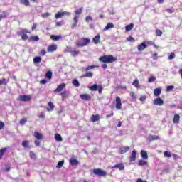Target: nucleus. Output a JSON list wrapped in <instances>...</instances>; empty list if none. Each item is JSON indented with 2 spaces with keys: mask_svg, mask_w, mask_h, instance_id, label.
<instances>
[{
  "mask_svg": "<svg viewBox=\"0 0 182 182\" xmlns=\"http://www.w3.org/2000/svg\"><path fill=\"white\" fill-rule=\"evenodd\" d=\"M99 60L102 63H113V62L117 60V58L113 57V55H103L99 58Z\"/></svg>",
  "mask_w": 182,
  "mask_h": 182,
  "instance_id": "obj_1",
  "label": "nucleus"
},
{
  "mask_svg": "<svg viewBox=\"0 0 182 182\" xmlns=\"http://www.w3.org/2000/svg\"><path fill=\"white\" fill-rule=\"evenodd\" d=\"M90 43V39L89 38H82L80 41H77L76 45L78 48H83Z\"/></svg>",
  "mask_w": 182,
  "mask_h": 182,
  "instance_id": "obj_2",
  "label": "nucleus"
},
{
  "mask_svg": "<svg viewBox=\"0 0 182 182\" xmlns=\"http://www.w3.org/2000/svg\"><path fill=\"white\" fill-rule=\"evenodd\" d=\"M88 89L92 92H96V90H98V93L100 95H102V92H103V87L102 85H97V84L88 87Z\"/></svg>",
  "mask_w": 182,
  "mask_h": 182,
  "instance_id": "obj_3",
  "label": "nucleus"
},
{
  "mask_svg": "<svg viewBox=\"0 0 182 182\" xmlns=\"http://www.w3.org/2000/svg\"><path fill=\"white\" fill-rule=\"evenodd\" d=\"M93 173L95 176H99V177H106L107 176V173L100 168L93 169Z\"/></svg>",
  "mask_w": 182,
  "mask_h": 182,
  "instance_id": "obj_4",
  "label": "nucleus"
},
{
  "mask_svg": "<svg viewBox=\"0 0 182 182\" xmlns=\"http://www.w3.org/2000/svg\"><path fill=\"white\" fill-rule=\"evenodd\" d=\"M31 99H32V97H31V95H20L17 100L20 102H29Z\"/></svg>",
  "mask_w": 182,
  "mask_h": 182,
  "instance_id": "obj_5",
  "label": "nucleus"
},
{
  "mask_svg": "<svg viewBox=\"0 0 182 182\" xmlns=\"http://www.w3.org/2000/svg\"><path fill=\"white\" fill-rule=\"evenodd\" d=\"M115 103L116 109L117 110H122V100L120 99V97H116Z\"/></svg>",
  "mask_w": 182,
  "mask_h": 182,
  "instance_id": "obj_6",
  "label": "nucleus"
},
{
  "mask_svg": "<svg viewBox=\"0 0 182 182\" xmlns=\"http://www.w3.org/2000/svg\"><path fill=\"white\" fill-rule=\"evenodd\" d=\"M66 87V84L65 83H61L60 84L58 87L54 90V93H60L63 89Z\"/></svg>",
  "mask_w": 182,
  "mask_h": 182,
  "instance_id": "obj_7",
  "label": "nucleus"
},
{
  "mask_svg": "<svg viewBox=\"0 0 182 182\" xmlns=\"http://www.w3.org/2000/svg\"><path fill=\"white\" fill-rule=\"evenodd\" d=\"M164 101L161 98H156L154 100V106H163Z\"/></svg>",
  "mask_w": 182,
  "mask_h": 182,
  "instance_id": "obj_8",
  "label": "nucleus"
},
{
  "mask_svg": "<svg viewBox=\"0 0 182 182\" xmlns=\"http://www.w3.org/2000/svg\"><path fill=\"white\" fill-rule=\"evenodd\" d=\"M136 157H137V151H136V149H134L129 158V161H136Z\"/></svg>",
  "mask_w": 182,
  "mask_h": 182,
  "instance_id": "obj_9",
  "label": "nucleus"
},
{
  "mask_svg": "<svg viewBox=\"0 0 182 182\" xmlns=\"http://www.w3.org/2000/svg\"><path fill=\"white\" fill-rule=\"evenodd\" d=\"M56 49H58V46H56V44H53L48 47L47 52H48V53L55 52V50H56Z\"/></svg>",
  "mask_w": 182,
  "mask_h": 182,
  "instance_id": "obj_10",
  "label": "nucleus"
},
{
  "mask_svg": "<svg viewBox=\"0 0 182 182\" xmlns=\"http://www.w3.org/2000/svg\"><path fill=\"white\" fill-rule=\"evenodd\" d=\"M20 33L22 35V36H21L22 40L26 41V39H28V36L26 35V33H29L28 30H26V29L21 30Z\"/></svg>",
  "mask_w": 182,
  "mask_h": 182,
  "instance_id": "obj_11",
  "label": "nucleus"
},
{
  "mask_svg": "<svg viewBox=\"0 0 182 182\" xmlns=\"http://www.w3.org/2000/svg\"><path fill=\"white\" fill-rule=\"evenodd\" d=\"M130 150V147L129 146H121L119 148V154H124V153H127Z\"/></svg>",
  "mask_w": 182,
  "mask_h": 182,
  "instance_id": "obj_12",
  "label": "nucleus"
},
{
  "mask_svg": "<svg viewBox=\"0 0 182 182\" xmlns=\"http://www.w3.org/2000/svg\"><path fill=\"white\" fill-rule=\"evenodd\" d=\"M80 99H82V100L87 101L90 100V99H92V97L89 94H81Z\"/></svg>",
  "mask_w": 182,
  "mask_h": 182,
  "instance_id": "obj_13",
  "label": "nucleus"
},
{
  "mask_svg": "<svg viewBox=\"0 0 182 182\" xmlns=\"http://www.w3.org/2000/svg\"><path fill=\"white\" fill-rule=\"evenodd\" d=\"M74 23L72 24L71 28H75L77 26V22H79V16H75L73 18Z\"/></svg>",
  "mask_w": 182,
  "mask_h": 182,
  "instance_id": "obj_14",
  "label": "nucleus"
},
{
  "mask_svg": "<svg viewBox=\"0 0 182 182\" xmlns=\"http://www.w3.org/2000/svg\"><path fill=\"white\" fill-rule=\"evenodd\" d=\"M146 140L148 141H153L154 140H159V136L157 135H149Z\"/></svg>",
  "mask_w": 182,
  "mask_h": 182,
  "instance_id": "obj_15",
  "label": "nucleus"
},
{
  "mask_svg": "<svg viewBox=\"0 0 182 182\" xmlns=\"http://www.w3.org/2000/svg\"><path fill=\"white\" fill-rule=\"evenodd\" d=\"M173 123L175 124H178V123H180V115L178 114H175Z\"/></svg>",
  "mask_w": 182,
  "mask_h": 182,
  "instance_id": "obj_16",
  "label": "nucleus"
},
{
  "mask_svg": "<svg viewBox=\"0 0 182 182\" xmlns=\"http://www.w3.org/2000/svg\"><path fill=\"white\" fill-rule=\"evenodd\" d=\"M146 49V41H144L142 43L138 46V50L141 52Z\"/></svg>",
  "mask_w": 182,
  "mask_h": 182,
  "instance_id": "obj_17",
  "label": "nucleus"
},
{
  "mask_svg": "<svg viewBox=\"0 0 182 182\" xmlns=\"http://www.w3.org/2000/svg\"><path fill=\"white\" fill-rule=\"evenodd\" d=\"M92 42L95 44L97 45V43H100V35H97L95 36V38L92 39Z\"/></svg>",
  "mask_w": 182,
  "mask_h": 182,
  "instance_id": "obj_18",
  "label": "nucleus"
},
{
  "mask_svg": "<svg viewBox=\"0 0 182 182\" xmlns=\"http://www.w3.org/2000/svg\"><path fill=\"white\" fill-rule=\"evenodd\" d=\"M141 156L144 160H147L149 159V155L147 154V151L142 150L141 151Z\"/></svg>",
  "mask_w": 182,
  "mask_h": 182,
  "instance_id": "obj_19",
  "label": "nucleus"
},
{
  "mask_svg": "<svg viewBox=\"0 0 182 182\" xmlns=\"http://www.w3.org/2000/svg\"><path fill=\"white\" fill-rule=\"evenodd\" d=\"M112 168H118L120 171L124 170V165L123 164H117L112 166Z\"/></svg>",
  "mask_w": 182,
  "mask_h": 182,
  "instance_id": "obj_20",
  "label": "nucleus"
},
{
  "mask_svg": "<svg viewBox=\"0 0 182 182\" xmlns=\"http://www.w3.org/2000/svg\"><path fill=\"white\" fill-rule=\"evenodd\" d=\"M100 119V117L99 116V114L97 115H92L91 117V121L95 123L96 122H99V119Z\"/></svg>",
  "mask_w": 182,
  "mask_h": 182,
  "instance_id": "obj_21",
  "label": "nucleus"
},
{
  "mask_svg": "<svg viewBox=\"0 0 182 182\" xmlns=\"http://www.w3.org/2000/svg\"><path fill=\"white\" fill-rule=\"evenodd\" d=\"M33 135H34V137L37 139V140H41V139L43 138V136L42 135V134L38 132H35Z\"/></svg>",
  "mask_w": 182,
  "mask_h": 182,
  "instance_id": "obj_22",
  "label": "nucleus"
},
{
  "mask_svg": "<svg viewBox=\"0 0 182 182\" xmlns=\"http://www.w3.org/2000/svg\"><path fill=\"white\" fill-rule=\"evenodd\" d=\"M21 146L24 147V149H31V146L29 145V141H23L21 143Z\"/></svg>",
  "mask_w": 182,
  "mask_h": 182,
  "instance_id": "obj_23",
  "label": "nucleus"
},
{
  "mask_svg": "<svg viewBox=\"0 0 182 182\" xmlns=\"http://www.w3.org/2000/svg\"><path fill=\"white\" fill-rule=\"evenodd\" d=\"M154 96H156V97H159V96H160V95H161V88H156L154 90Z\"/></svg>",
  "mask_w": 182,
  "mask_h": 182,
  "instance_id": "obj_24",
  "label": "nucleus"
},
{
  "mask_svg": "<svg viewBox=\"0 0 182 182\" xmlns=\"http://www.w3.org/2000/svg\"><path fill=\"white\" fill-rule=\"evenodd\" d=\"M112 28H114V24L113 23H108L105 27L104 31H109V29H112Z\"/></svg>",
  "mask_w": 182,
  "mask_h": 182,
  "instance_id": "obj_25",
  "label": "nucleus"
},
{
  "mask_svg": "<svg viewBox=\"0 0 182 182\" xmlns=\"http://www.w3.org/2000/svg\"><path fill=\"white\" fill-rule=\"evenodd\" d=\"M70 163L71 166H77V164H79V161H77L76 159H70Z\"/></svg>",
  "mask_w": 182,
  "mask_h": 182,
  "instance_id": "obj_26",
  "label": "nucleus"
},
{
  "mask_svg": "<svg viewBox=\"0 0 182 182\" xmlns=\"http://www.w3.org/2000/svg\"><path fill=\"white\" fill-rule=\"evenodd\" d=\"M42 62V57L37 56L33 58V63H41Z\"/></svg>",
  "mask_w": 182,
  "mask_h": 182,
  "instance_id": "obj_27",
  "label": "nucleus"
},
{
  "mask_svg": "<svg viewBox=\"0 0 182 182\" xmlns=\"http://www.w3.org/2000/svg\"><path fill=\"white\" fill-rule=\"evenodd\" d=\"M48 106L50 108H47L48 112H52L55 109V105L52 102H48Z\"/></svg>",
  "mask_w": 182,
  "mask_h": 182,
  "instance_id": "obj_28",
  "label": "nucleus"
},
{
  "mask_svg": "<svg viewBox=\"0 0 182 182\" xmlns=\"http://www.w3.org/2000/svg\"><path fill=\"white\" fill-rule=\"evenodd\" d=\"M50 39L53 41H59V39H62V36L52 35L50 36Z\"/></svg>",
  "mask_w": 182,
  "mask_h": 182,
  "instance_id": "obj_29",
  "label": "nucleus"
},
{
  "mask_svg": "<svg viewBox=\"0 0 182 182\" xmlns=\"http://www.w3.org/2000/svg\"><path fill=\"white\" fill-rule=\"evenodd\" d=\"M60 96L63 97V99L66 98L67 96H69V91L65 90L60 94Z\"/></svg>",
  "mask_w": 182,
  "mask_h": 182,
  "instance_id": "obj_30",
  "label": "nucleus"
},
{
  "mask_svg": "<svg viewBox=\"0 0 182 182\" xmlns=\"http://www.w3.org/2000/svg\"><path fill=\"white\" fill-rule=\"evenodd\" d=\"M55 139L56 141H63V140L62 139V136L60 135V134H55Z\"/></svg>",
  "mask_w": 182,
  "mask_h": 182,
  "instance_id": "obj_31",
  "label": "nucleus"
},
{
  "mask_svg": "<svg viewBox=\"0 0 182 182\" xmlns=\"http://www.w3.org/2000/svg\"><path fill=\"white\" fill-rule=\"evenodd\" d=\"M147 164V161H145L144 159H141L139 161L138 166H146Z\"/></svg>",
  "mask_w": 182,
  "mask_h": 182,
  "instance_id": "obj_32",
  "label": "nucleus"
},
{
  "mask_svg": "<svg viewBox=\"0 0 182 182\" xmlns=\"http://www.w3.org/2000/svg\"><path fill=\"white\" fill-rule=\"evenodd\" d=\"M134 26V25H133V23L126 26V27H125L126 31L129 32V31H132V29H133Z\"/></svg>",
  "mask_w": 182,
  "mask_h": 182,
  "instance_id": "obj_33",
  "label": "nucleus"
},
{
  "mask_svg": "<svg viewBox=\"0 0 182 182\" xmlns=\"http://www.w3.org/2000/svg\"><path fill=\"white\" fill-rule=\"evenodd\" d=\"M20 4L25 5V6H29V0H20Z\"/></svg>",
  "mask_w": 182,
  "mask_h": 182,
  "instance_id": "obj_34",
  "label": "nucleus"
},
{
  "mask_svg": "<svg viewBox=\"0 0 182 182\" xmlns=\"http://www.w3.org/2000/svg\"><path fill=\"white\" fill-rule=\"evenodd\" d=\"M83 11V7H81L80 9L75 11V16H79L80 14H82V11Z\"/></svg>",
  "mask_w": 182,
  "mask_h": 182,
  "instance_id": "obj_35",
  "label": "nucleus"
},
{
  "mask_svg": "<svg viewBox=\"0 0 182 182\" xmlns=\"http://www.w3.org/2000/svg\"><path fill=\"white\" fill-rule=\"evenodd\" d=\"M79 53H80V52L79 50H76L74 48V50H73V52H71L70 55L71 56H73L74 58L77 56V55H79Z\"/></svg>",
  "mask_w": 182,
  "mask_h": 182,
  "instance_id": "obj_36",
  "label": "nucleus"
},
{
  "mask_svg": "<svg viewBox=\"0 0 182 182\" xmlns=\"http://www.w3.org/2000/svg\"><path fill=\"white\" fill-rule=\"evenodd\" d=\"M133 86L136 87V89H139L140 87V85L139 84V80L136 79L133 82H132Z\"/></svg>",
  "mask_w": 182,
  "mask_h": 182,
  "instance_id": "obj_37",
  "label": "nucleus"
},
{
  "mask_svg": "<svg viewBox=\"0 0 182 182\" xmlns=\"http://www.w3.org/2000/svg\"><path fill=\"white\" fill-rule=\"evenodd\" d=\"M75 48L70 47V46H67L66 48L65 49V52H68V53H72L73 52Z\"/></svg>",
  "mask_w": 182,
  "mask_h": 182,
  "instance_id": "obj_38",
  "label": "nucleus"
},
{
  "mask_svg": "<svg viewBox=\"0 0 182 182\" xmlns=\"http://www.w3.org/2000/svg\"><path fill=\"white\" fill-rule=\"evenodd\" d=\"M29 39L31 41H32L33 42H38V41H39V37L38 36H31L29 38Z\"/></svg>",
  "mask_w": 182,
  "mask_h": 182,
  "instance_id": "obj_39",
  "label": "nucleus"
},
{
  "mask_svg": "<svg viewBox=\"0 0 182 182\" xmlns=\"http://www.w3.org/2000/svg\"><path fill=\"white\" fill-rule=\"evenodd\" d=\"M73 85L75 86V87H79V86H80V83H79V80L76 79L73 80Z\"/></svg>",
  "mask_w": 182,
  "mask_h": 182,
  "instance_id": "obj_40",
  "label": "nucleus"
},
{
  "mask_svg": "<svg viewBox=\"0 0 182 182\" xmlns=\"http://www.w3.org/2000/svg\"><path fill=\"white\" fill-rule=\"evenodd\" d=\"M6 148H3L0 150V160L2 159V156H4V153H6Z\"/></svg>",
  "mask_w": 182,
  "mask_h": 182,
  "instance_id": "obj_41",
  "label": "nucleus"
},
{
  "mask_svg": "<svg viewBox=\"0 0 182 182\" xmlns=\"http://www.w3.org/2000/svg\"><path fill=\"white\" fill-rule=\"evenodd\" d=\"M93 77V73L92 72H87L83 75V77Z\"/></svg>",
  "mask_w": 182,
  "mask_h": 182,
  "instance_id": "obj_42",
  "label": "nucleus"
},
{
  "mask_svg": "<svg viewBox=\"0 0 182 182\" xmlns=\"http://www.w3.org/2000/svg\"><path fill=\"white\" fill-rule=\"evenodd\" d=\"M95 68H99V65H90L87 66V68H85V70L87 72V70H90V69H95Z\"/></svg>",
  "mask_w": 182,
  "mask_h": 182,
  "instance_id": "obj_43",
  "label": "nucleus"
},
{
  "mask_svg": "<svg viewBox=\"0 0 182 182\" xmlns=\"http://www.w3.org/2000/svg\"><path fill=\"white\" fill-rule=\"evenodd\" d=\"M149 83H153V82H156V77L151 75L148 80Z\"/></svg>",
  "mask_w": 182,
  "mask_h": 182,
  "instance_id": "obj_44",
  "label": "nucleus"
},
{
  "mask_svg": "<svg viewBox=\"0 0 182 182\" xmlns=\"http://www.w3.org/2000/svg\"><path fill=\"white\" fill-rule=\"evenodd\" d=\"M63 164H65V161H59L57 165V168H62V167L63 166Z\"/></svg>",
  "mask_w": 182,
  "mask_h": 182,
  "instance_id": "obj_45",
  "label": "nucleus"
},
{
  "mask_svg": "<svg viewBox=\"0 0 182 182\" xmlns=\"http://www.w3.org/2000/svg\"><path fill=\"white\" fill-rule=\"evenodd\" d=\"M46 77L47 79H52V72L51 71H48L46 73Z\"/></svg>",
  "mask_w": 182,
  "mask_h": 182,
  "instance_id": "obj_46",
  "label": "nucleus"
},
{
  "mask_svg": "<svg viewBox=\"0 0 182 182\" xmlns=\"http://www.w3.org/2000/svg\"><path fill=\"white\" fill-rule=\"evenodd\" d=\"M164 157L170 158V157H171V154L170 152L167 151H165L164 152Z\"/></svg>",
  "mask_w": 182,
  "mask_h": 182,
  "instance_id": "obj_47",
  "label": "nucleus"
},
{
  "mask_svg": "<svg viewBox=\"0 0 182 182\" xmlns=\"http://www.w3.org/2000/svg\"><path fill=\"white\" fill-rule=\"evenodd\" d=\"M26 122H28V119L23 118L21 120H20V124L21 126H23V124H25V123H26Z\"/></svg>",
  "mask_w": 182,
  "mask_h": 182,
  "instance_id": "obj_48",
  "label": "nucleus"
},
{
  "mask_svg": "<svg viewBox=\"0 0 182 182\" xmlns=\"http://www.w3.org/2000/svg\"><path fill=\"white\" fill-rule=\"evenodd\" d=\"M174 58H176V54H174V53H171L170 54V55L168 57V59L169 60H171L174 59Z\"/></svg>",
  "mask_w": 182,
  "mask_h": 182,
  "instance_id": "obj_49",
  "label": "nucleus"
},
{
  "mask_svg": "<svg viewBox=\"0 0 182 182\" xmlns=\"http://www.w3.org/2000/svg\"><path fill=\"white\" fill-rule=\"evenodd\" d=\"M30 157L33 160H35V159H36V154H35V153H33V151H30Z\"/></svg>",
  "mask_w": 182,
  "mask_h": 182,
  "instance_id": "obj_50",
  "label": "nucleus"
},
{
  "mask_svg": "<svg viewBox=\"0 0 182 182\" xmlns=\"http://www.w3.org/2000/svg\"><path fill=\"white\" fill-rule=\"evenodd\" d=\"M62 16H63V13L61 12H58L55 14V18L56 19H59V18H62Z\"/></svg>",
  "mask_w": 182,
  "mask_h": 182,
  "instance_id": "obj_51",
  "label": "nucleus"
},
{
  "mask_svg": "<svg viewBox=\"0 0 182 182\" xmlns=\"http://www.w3.org/2000/svg\"><path fill=\"white\" fill-rule=\"evenodd\" d=\"M156 36H161L163 35V31H161V30H156Z\"/></svg>",
  "mask_w": 182,
  "mask_h": 182,
  "instance_id": "obj_52",
  "label": "nucleus"
},
{
  "mask_svg": "<svg viewBox=\"0 0 182 182\" xmlns=\"http://www.w3.org/2000/svg\"><path fill=\"white\" fill-rule=\"evenodd\" d=\"M7 82H6V79L3 78L1 80H0V85H7Z\"/></svg>",
  "mask_w": 182,
  "mask_h": 182,
  "instance_id": "obj_53",
  "label": "nucleus"
},
{
  "mask_svg": "<svg viewBox=\"0 0 182 182\" xmlns=\"http://www.w3.org/2000/svg\"><path fill=\"white\" fill-rule=\"evenodd\" d=\"M174 89V86L173 85H169L166 87V92H171Z\"/></svg>",
  "mask_w": 182,
  "mask_h": 182,
  "instance_id": "obj_54",
  "label": "nucleus"
},
{
  "mask_svg": "<svg viewBox=\"0 0 182 182\" xmlns=\"http://www.w3.org/2000/svg\"><path fill=\"white\" fill-rule=\"evenodd\" d=\"M130 96H131L132 100H136V94L134 92H130Z\"/></svg>",
  "mask_w": 182,
  "mask_h": 182,
  "instance_id": "obj_55",
  "label": "nucleus"
},
{
  "mask_svg": "<svg viewBox=\"0 0 182 182\" xmlns=\"http://www.w3.org/2000/svg\"><path fill=\"white\" fill-rule=\"evenodd\" d=\"M42 18H49L50 16V13H44L43 14L41 15Z\"/></svg>",
  "mask_w": 182,
  "mask_h": 182,
  "instance_id": "obj_56",
  "label": "nucleus"
},
{
  "mask_svg": "<svg viewBox=\"0 0 182 182\" xmlns=\"http://www.w3.org/2000/svg\"><path fill=\"white\" fill-rule=\"evenodd\" d=\"M90 21H93V18H92V16H88L85 18V22L89 23Z\"/></svg>",
  "mask_w": 182,
  "mask_h": 182,
  "instance_id": "obj_57",
  "label": "nucleus"
},
{
  "mask_svg": "<svg viewBox=\"0 0 182 182\" xmlns=\"http://www.w3.org/2000/svg\"><path fill=\"white\" fill-rule=\"evenodd\" d=\"M38 117L39 119H45V112H41Z\"/></svg>",
  "mask_w": 182,
  "mask_h": 182,
  "instance_id": "obj_58",
  "label": "nucleus"
},
{
  "mask_svg": "<svg viewBox=\"0 0 182 182\" xmlns=\"http://www.w3.org/2000/svg\"><path fill=\"white\" fill-rule=\"evenodd\" d=\"M5 127V124L0 121V130H2V129H4Z\"/></svg>",
  "mask_w": 182,
  "mask_h": 182,
  "instance_id": "obj_59",
  "label": "nucleus"
},
{
  "mask_svg": "<svg viewBox=\"0 0 182 182\" xmlns=\"http://www.w3.org/2000/svg\"><path fill=\"white\" fill-rule=\"evenodd\" d=\"M127 41L129 42H134V38L132 36H129V37L127 38Z\"/></svg>",
  "mask_w": 182,
  "mask_h": 182,
  "instance_id": "obj_60",
  "label": "nucleus"
},
{
  "mask_svg": "<svg viewBox=\"0 0 182 182\" xmlns=\"http://www.w3.org/2000/svg\"><path fill=\"white\" fill-rule=\"evenodd\" d=\"M168 14H173L174 12V9H168L166 10Z\"/></svg>",
  "mask_w": 182,
  "mask_h": 182,
  "instance_id": "obj_61",
  "label": "nucleus"
},
{
  "mask_svg": "<svg viewBox=\"0 0 182 182\" xmlns=\"http://www.w3.org/2000/svg\"><path fill=\"white\" fill-rule=\"evenodd\" d=\"M63 14V16H65V15H66L67 16H69V15H70V12H68V11H63L62 12Z\"/></svg>",
  "mask_w": 182,
  "mask_h": 182,
  "instance_id": "obj_62",
  "label": "nucleus"
},
{
  "mask_svg": "<svg viewBox=\"0 0 182 182\" xmlns=\"http://www.w3.org/2000/svg\"><path fill=\"white\" fill-rule=\"evenodd\" d=\"M35 145L37 146V147H39V146H41V142L38 140L35 141Z\"/></svg>",
  "mask_w": 182,
  "mask_h": 182,
  "instance_id": "obj_63",
  "label": "nucleus"
},
{
  "mask_svg": "<svg viewBox=\"0 0 182 182\" xmlns=\"http://www.w3.org/2000/svg\"><path fill=\"white\" fill-rule=\"evenodd\" d=\"M146 99H147V98L146 97V96H142V97H141L139 98V100H140L141 102H144V100H146Z\"/></svg>",
  "mask_w": 182,
  "mask_h": 182,
  "instance_id": "obj_64",
  "label": "nucleus"
}]
</instances>
